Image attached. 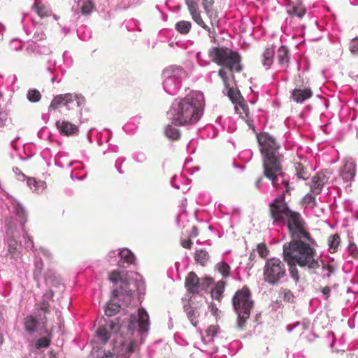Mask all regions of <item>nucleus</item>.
Returning a JSON list of instances; mask_svg holds the SVG:
<instances>
[{
	"label": "nucleus",
	"mask_w": 358,
	"mask_h": 358,
	"mask_svg": "<svg viewBox=\"0 0 358 358\" xmlns=\"http://www.w3.org/2000/svg\"><path fill=\"white\" fill-rule=\"evenodd\" d=\"M257 141L263 157L264 176L272 181L274 187L278 189V178L285 176L282 166L283 156L279 153L280 145L268 133L257 135Z\"/></svg>",
	"instance_id": "1"
},
{
	"label": "nucleus",
	"mask_w": 358,
	"mask_h": 358,
	"mask_svg": "<svg viewBox=\"0 0 358 358\" xmlns=\"http://www.w3.org/2000/svg\"><path fill=\"white\" fill-rule=\"evenodd\" d=\"M204 96L193 92L175 103L171 110L172 121L175 125L185 126L196 123L203 115Z\"/></svg>",
	"instance_id": "2"
},
{
	"label": "nucleus",
	"mask_w": 358,
	"mask_h": 358,
	"mask_svg": "<svg viewBox=\"0 0 358 358\" xmlns=\"http://www.w3.org/2000/svg\"><path fill=\"white\" fill-rule=\"evenodd\" d=\"M306 241L289 242L283 245V257L287 263L296 262L300 267L315 269L319 267L315 259L316 250Z\"/></svg>",
	"instance_id": "3"
},
{
	"label": "nucleus",
	"mask_w": 358,
	"mask_h": 358,
	"mask_svg": "<svg viewBox=\"0 0 358 358\" xmlns=\"http://www.w3.org/2000/svg\"><path fill=\"white\" fill-rule=\"evenodd\" d=\"M208 54L212 62L226 71L228 70L232 78H234V73H240L243 70L241 55L230 48L224 46L211 47Z\"/></svg>",
	"instance_id": "4"
},
{
	"label": "nucleus",
	"mask_w": 358,
	"mask_h": 358,
	"mask_svg": "<svg viewBox=\"0 0 358 358\" xmlns=\"http://www.w3.org/2000/svg\"><path fill=\"white\" fill-rule=\"evenodd\" d=\"M186 5L192 20L203 29L208 32L210 37H215L216 31L215 27L219 26L220 20L217 10L213 8L214 0H202V6L210 20L211 27L207 25L201 16L198 3L195 0H186Z\"/></svg>",
	"instance_id": "5"
},
{
	"label": "nucleus",
	"mask_w": 358,
	"mask_h": 358,
	"mask_svg": "<svg viewBox=\"0 0 358 358\" xmlns=\"http://www.w3.org/2000/svg\"><path fill=\"white\" fill-rule=\"evenodd\" d=\"M232 303L238 315L237 327L239 330H243L254 307V301L252 299L249 288L243 287L241 289L238 290L232 298Z\"/></svg>",
	"instance_id": "6"
},
{
	"label": "nucleus",
	"mask_w": 358,
	"mask_h": 358,
	"mask_svg": "<svg viewBox=\"0 0 358 358\" xmlns=\"http://www.w3.org/2000/svg\"><path fill=\"white\" fill-rule=\"evenodd\" d=\"M53 296V291L50 289L43 295V301L37 305L36 317L33 315H29L24 318V325L25 330L29 334H34L39 329L44 330L48 334L46 328L47 317L46 314L50 312L49 303L46 299H51Z\"/></svg>",
	"instance_id": "7"
},
{
	"label": "nucleus",
	"mask_w": 358,
	"mask_h": 358,
	"mask_svg": "<svg viewBox=\"0 0 358 358\" xmlns=\"http://www.w3.org/2000/svg\"><path fill=\"white\" fill-rule=\"evenodd\" d=\"M281 178V182L285 186V189L282 192L281 195L276 197L269 204V212L273 223L284 224L287 217L293 210L289 208L287 203H286L285 200V194H289L290 192L289 182L285 180L284 177Z\"/></svg>",
	"instance_id": "8"
},
{
	"label": "nucleus",
	"mask_w": 358,
	"mask_h": 358,
	"mask_svg": "<svg viewBox=\"0 0 358 358\" xmlns=\"http://www.w3.org/2000/svg\"><path fill=\"white\" fill-rule=\"evenodd\" d=\"M286 275V267L283 261L272 257L266 260L264 266V280L269 285L278 284Z\"/></svg>",
	"instance_id": "9"
},
{
	"label": "nucleus",
	"mask_w": 358,
	"mask_h": 358,
	"mask_svg": "<svg viewBox=\"0 0 358 358\" xmlns=\"http://www.w3.org/2000/svg\"><path fill=\"white\" fill-rule=\"evenodd\" d=\"M331 172L327 169L322 170L312 178L310 187L313 194H318L321 192L323 186L327 182Z\"/></svg>",
	"instance_id": "10"
},
{
	"label": "nucleus",
	"mask_w": 358,
	"mask_h": 358,
	"mask_svg": "<svg viewBox=\"0 0 358 358\" xmlns=\"http://www.w3.org/2000/svg\"><path fill=\"white\" fill-rule=\"evenodd\" d=\"M218 76L221 78L224 83L225 90L227 91V96L232 102L236 104L238 101H241L243 97L241 95L240 92L230 87L227 71H226L224 69H220L218 71Z\"/></svg>",
	"instance_id": "11"
},
{
	"label": "nucleus",
	"mask_w": 358,
	"mask_h": 358,
	"mask_svg": "<svg viewBox=\"0 0 358 358\" xmlns=\"http://www.w3.org/2000/svg\"><path fill=\"white\" fill-rule=\"evenodd\" d=\"M289 234L292 238L290 242L307 241L310 243H315V240L311 237L306 223L289 231Z\"/></svg>",
	"instance_id": "12"
},
{
	"label": "nucleus",
	"mask_w": 358,
	"mask_h": 358,
	"mask_svg": "<svg viewBox=\"0 0 358 358\" xmlns=\"http://www.w3.org/2000/svg\"><path fill=\"white\" fill-rule=\"evenodd\" d=\"M184 310L191 323L196 327L199 322V317L203 312H206L202 304L187 303L184 305Z\"/></svg>",
	"instance_id": "13"
},
{
	"label": "nucleus",
	"mask_w": 358,
	"mask_h": 358,
	"mask_svg": "<svg viewBox=\"0 0 358 358\" xmlns=\"http://www.w3.org/2000/svg\"><path fill=\"white\" fill-rule=\"evenodd\" d=\"M185 286L189 294H197L200 291V279L197 275L192 271L189 272L185 278Z\"/></svg>",
	"instance_id": "14"
},
{
	"label": "nucleus",
	"mask_w": 358,
	"mask_h": 358,
	"mask_svg": "<svg viewBox=\"0 0 358 358\" xmlns=\"http://www.w3.org/2000/svg\"><path fill=\"white\" fill-rule=\"evenodd\" d=\"M356 173V165L352 160L347 161L341 169L340 175L342 178L348 182L353 179Z\"/></svg>",
	"instance_id": "15"
},
{
	"label": "nucleus",
	"mask_w": 358,
	"mask_h": 358,
	"mask_svg": "<svg viewBox=\"0 0 358 358\" xmlns=\"http://www.w3.org/2000/svg\"><path fill=\"white\" fill-rule=\"evenodd\" d=\"M287 13L291 16H296L302 18L306 13V8L301 1L298 0L296 2H289L288 5Z\"/></svg>",
	"instance_id": "16"
},
{
	"label": "nucleus",
	"mask_w": 358,
	"mask_h": 358,
	"mask_svg": "<svg viewBox=\"0 0 358 358\" xmlns=\"http://www.w3.org/2000/svg\"><path fill=\"white\" fill-rule=\"evenodd\" d=\"M72 102H73V94H65L57 95L52 101V102L49 106V110H55L59 106H62V105L69 106V104Z\"/></svg>",
	"instance_id": "17"
},
{
	"label": "nucleus",
	"mask_w": 358,
	"mask_h": 358,
	"mask_svg": "<svg viewBox=\"0 0 358 358\" xmlns=\"http://www.w3.org/2000/svg\"><path fill=\"white\" fill-rule=\"evenodd\" d=\"M313 96V92L310 87L304 89L295 88L292 90V98L296 103H303Z\"/></svg>",
	"instance_id": "18"
},
{
	"label": "nucleus",
	"mask_w": 358,
	"mask_h": 358,
	"mask_svg": "<svg viewBox=\"0 0 358 358\" xmlns=\"http://www.w3.org/2000/svg\"><path fill=\"white\" fill-rule=\"evenodd\" d=\"M286 221L289 231H291L295 228L300 227L301 224H305V221L302 218L301 215L295 211H292L289 214Z\"/></svg>",
	"instance_id": "19"
},
{
	"label": "nucleus",
	"mask_w": 358,
	"mask_h": 358,
	"mask_svg": "<svg viewBox=\"0 0 358 358\" xmlns=\"http://www.w3.org/2000/svg\"><path fill=\"white\" fill-rule=\"evenodd\" d=\"M56 127L60 133L66 136L76 134L78 131V129L76 125L73 124L67 121L60 122L59 120L56 122Z\"/></svg>",
	"instance_id": "20"
},
{
	"label": "nucleus",
	"mask_w": 358,
	"mask_h": 358,
	"mask_svg": "<svg viewBox=\"0 0 358 358\" xmlns=\"http://www.w3.org/2000/svg\"><path fill=\"white\" fill-rule=\"evenodd\" d=\"M275 53V48L272 46L268 47L264 50L261 56V62L266 69H268L273 64Z\"/></svg>",
	"instance_id": "21"
},
{
	"label": "nucleus",
	"mask_w": 358,
	"mask_h": 358,
	"mask_svg": "<svg viewBox=\"0 0 358 358\" xmlns=\"http://www.w3.org/2000/svg\"><path fill=\"white\" fill-rule=\"evenodd\" d=\"M138 324L141 333H145L148 331L150 325L149 315L144 308L138 310Z\"/></svg>",
	"instance_id": "22"
},
{
	"label": "nucleus",
	"mask_w": 358,
	"mask_h": 358,
	"mask_svg": "<svg viewBox=\"0 0 358 358\" xmlns=\"http://www.w3.org/2000/svg\"><path fill=\"white\" fill-rule=\"evenodd\" d=\"M277 59L278 64L281 66L287 67L289 63L290 55L288 49L281 46L278 50Z\"/></svg>",
	"instance_id": "23"
},
{
	"label": "nucleus",
	"mask_w": 358,
	"mask_h": 358,
	"mask_svg": "<svg viewBox=\"0 0 358 358\" xmlns=\"http://www.w3.org/2000/svg\"><path fill=\"white\" fill-rule=\"evenodd\" d=\"M226 282L223 280H219L211 291L212 298L220 301L224 292Z\"/></svg>",
	"instance_id": "24"
},
{
	"label": "nucleus",
	"mask_w": 358,
	"mask_h": 358,
	"mask_svg": "<svg viewBox=\"0 0 358 358\" xmlns=\"http://www.w3.org/2000/svg\"><path fill=\"white\" fill-rule=\"evenodd\" d=\"M194 259L196 263L205 266L210 260V255L208 252L204 249H198L194 254Z\"/></svg>",
	"instance_id": "25"
},
{
	"label": "nucleus",
	"mask_w": 358,
	"mask_h": 358,
	"mask_svg": "<svg viewBox=\"0 0 358 358\" xmlns=\"http://www.w3.org/2000/svg\"><path fill=\"white\" fill-rule=\"evenodd\" d=\"M294 169L298 178L306 180L309 178L310 173L308 171L301 163H295Z\"/></svg>",
	"instance_id": "26"
},
{
	"label": "nucleus",
	"mask_w": 358,
	"mask_h": 358,
	"mask_svg": "<svg viewBox=\"0 0 358 358\" xmlns=\"http://www.w3.org/2000/svg\"><path fill=\"white\" fill-rule=\"evenodd\" d=\"M341 243V238L338 234L329 236L328 240L329 251L331 253L337 252L338 248Z\"/></svg>",
	"instance_id": "27"
},
{
	"label": "nucleus",
	"mask_w": 358,
	"mask_h": 358,
	"mask_svg": "<svg viewBox=\"0 0 358 358\" xmlns=\"http://www.w3.org/2000/svg\"><path fill=\"white\" fill-rule=\"evenodd\" d=\"M75 12L85 15L90 14V0H78Z\"/></svg>",
	"instance_id": "28"
},
{
	"label": "nucleus",
	"mask_w": 358,
	"mask_h": 358,
	"mask_svg": "<svg viewBox=\"0 0 358 358\" xmlns=\"http://www.w3.org/2000/svg\"><path fill=\"white\" fill-rule=\"evenodd\" d=\"M43 268V263L41 258L36 257L34 262V268L33 271V276L36 282H38Z\"/></svg>",
	"instance_id": "29"
},
{
	"label": "nucleus",
	"mask_w": 358,
	"mask_h": 358,
	"mask_svg": "<svg viewBox=\"0 0 358 358\" xmlns=\"http://www.w3.org/2000/svg\"><path fill=\"white\" fill-rule=\"evenodd\" d=\"M96 336L102 344H106L110 337V333L105 327H100L96 331Z\"/></svg>",
	"instance_id": "30"
},
{
	"label": "nucleus",
	"mask_w": 358,
	"mask_h": 358,
	"mask_svg": "<svg viewBox=\"0 0 358 358\" xmlns=\"http://www.w3.org/2000/svg\"><path fill=\"white\" fill-rule=\"evenodd\" d=\"M119 255L121 259L124 260L128 264H134L136 257L131 250L127 248H124L119 252Z\"/></svg>",
	"instance_id": "31"
},
{
	"label": "nucleus",
	"mask_w": 358,
	"mask_h": 358,
	"mask_svg": "<svg viewBox=\"0 0 358 358\" xmlns=\"http://www.w3.org/2000/svg\"><path fill=\"white\" fill-rule=\"evenodd\" d=\"M55 272L51 269L47 271L45 274V280L48 285H51L52 286L59 285V280L55 275Z\"/></svg>",
	"instance_id": "32"
},
{
	"label": "nucleus",
	"mask_w": 358,
	"mask_h": 358,
	"mask_svg": "<svg viewBox=\"0 0 358 358\" xmlns=\"http://www.w3.org/2000/svg\"><path fill=\"white\" fill-rule=\"evenodd\" d=\"M120 306L118 303L110 301L106 304L105 313L107 316L111 317L116 315L120 311Z\"/></svg>",
	"instance_id": "33"
},
{
	"label": "nucleus",
	"mask_w": 358,
	"mask_h": 358,
	"mask_svg": "<svg viewBox=\"0 0 358 358\" xmlns=\"http://www.w3.org/2000/svg\"><path fill=\"white\" fill-rule=\"evenodd\" d=\"M192 24L189 21H179L176 24V30L181 34H187L190 31Z\"/></svg>",
	"instance_id": "34"
},
{
	"label": "nucleus",
	"mask_w": 358,
	"mask_h": 358,
	"mask_svg": "<svg viewBox=\"0 0 358 358\" xmlns=\"http://www.w3.org/2000/svg\"><path fill=\"white\" fill-rule=\"evenodd\" d=\"M165 135L171 140H178L180 137V131L178 129L172 126H168L165 129Z\"/></svg>",
	"instance_id": "35"
},
{
	"label": "nucleus",
	"mask_w": 358,
	"mask_h": 358,
	"mask_svg": "<svg viewBox=\"0 0 358 358\" xmlns=\"http://www.w3.org/2000/svg\"><path fill=\"white\" fill-rule=\"evenodd\" d=\"M217 271L220 273L223 278H227L230 275V266L225 262H219L216 264Z\"/></svg>",
	"instance_id": "36"
},
{
	"label": "nucleus",
	"mask_w": 358,
	"mask_h": 358,
	"mask_svg": "<svg viewBox=\"0 0 358 358\" xmlns=\"http://www.w3.org/2000/svg\"><path fill=\"white\" fill-rule=\"evenodd\" d=\"M220 331L218 325H210L206 331V337L208 341H213Z\"/></svg>",
	"instance_id": "37"
},
{
	"label": "nucleus",
	"mask_w": 358,
	"mask_h": 358,
	"mask_svg": "<svg viewBox=\"0 0 358 358\" xmlns=\"http://www.w3.org/2000/svg\"><path fill=\"white\" fill-rule=\"evenodd\" d=\"M280 295L285 302L293 303L294 301L295 296L291 290L288 289L281 288Z\"/></svg>",
	"instance_id": "38"
},
{
	"label": "nucleus",
	"mask_w": 358,
	"mask_h": 358,
	"mask_svg": "<svg viewBox=\"0 0 358 358\" xmlns=\"http://www.w3.org/2000/svg\"><path fill=\"white\" fill-rule=\"evenodd\" d=\"M27 97L30 102L36 103L41 99V94L38 90L33 89L28 91Z\"/></svg>",
	"instance_id": "39"
},
{
	"label": "nucleus",
	"mask_w": 358,
	"mask_h": 358,
	"mask_svg": "<svg viewBox=\"0 0 358 358\" xmlns=\"http://www.w3.org/2000/svg\"><path fill=\"white\" fill-rule=\"evenodd\" d=\"M287 264L289 266V273H290L291 277L296 282H297L299 279V271L296 268V265H298V264L296 262H294V264L290 262V264Z\"/></svg>",
	"instance_id": "40"
},
{
	"label": "nucleus",
	"mask_w": 358,
	"mask_h": 358,
	"mask_svg": "<svg viewBox=\"0 0 358 358\" xmlns=\"http://www.w3.org/2000/svg\"><path fill=\"white\" fill-rule=\"evenodd\" d=\"M257 250L259 255L263 259H265L269 253L266 244L263 243L257 245Z\"/></svg>",
	"instance_id": "41"
},
{
	"label": "nucleus",
	"mask_w": 358,
	"mask_h": 358,
	"mask_svg": "<svg viewBox=\"0 0 358 358\" xmlns=\"http://www.w3.org/2000/svg\"><path fill=\"white\" fill-rule=\"evenodd\" d=\"M303 203L309 205L311 208L316 206V199L311 194H306L303 199Z\"/></svg>",
	"instance_id": "42"
},
{
	"label": "nucleus",
	"mask_w": 358,
	"mask_h": 358,
	"mask_svg": "<svg viewBox=\"0 0 358 358\" xmlns=\"http://www.w3.org/2000/svg\"><path fill=\"white\" fill-rule=\"evenodd\" d=\"M8 120V113L3 106L0 104V129L3 128Z\"/></svg>",
	"instance_id": "43"
},
{
	"label": "nucleus",
	"mask_w": 358,
	"mask_h": 358,
	"mask_svg": "<svg viewBox=\"0 0 358 358\" xmlns=\"http://www.w3.org/2000/svg\"><path fill=\"white\" fill-rule=\"evenodd\" d=\"M50 340L48 337H43L39 338L36 343V348L41 349L43 348H48L50 345Z\"/></svg>",
	"instance_id": "44"
},
{
	"label": "nucleus",
	"mask_w": 358,
	"mask_h": 358,
	"mask_svg": "<svg viewBox=\"0 0 358 358\" xmlns=\"http://www.w3.org/2000/svg\"><path fill=\"white\" fill-rule=\"evenodd\" d=\"M236 109L237 111H239L241 114L245 113L247 115L248 112V107L245 103L243 99L236 103Z\"/></svg>",
	"instance_id": "45"
},
{
	"label": "nucleus",
	"mask_w": 358,
	"mask_h": 358,
	"mask_svg": "<svg viewBox=\"0 0 358 358\" xmlns=\"http://www.w3.org/2000/svg\"><path fill=\"white\" fill-rule=\"evenodd\" d=\"M322 269L324 272L323 276L327 278H329L335 271L334 267L329 264H324Z\"/></svg>",
	"instance_id": "46"
},
{
	"label": "nucleus",
	"mask_w": 358,
	"mask_h": 358,
	"mask_svg": "<svg viewBox=\"0 0 358 358\" xmlns=\"http://www.w3.org/2000/svg\"><path fill=\"white\" fill-rule=\"evenodd\" d=\"M348 253L352 257L357 258L358 257V248L357 246L354 243H350L348 248Z\"/></svg>",
	"instance_id": "47"
},
{
	"label": "nucleus",
	"mask_w": 358,
	"mask_h": 358,
	"mask_svg": "<svg viewBox=\"0 0 358 358\" xmlns=\"http://www.w3.org/2000/svg\"><path fill=\"white\" fill-rule=\"evenodd\" d=\"M33 8L36 10L37 14L41 17L48 16L47 10L42 6H39V4L36 2L33 6Z\"/></svg>",
	"instance_id": "48"
},
{
	"label": "nucleus",
	"mask_w": 358,
	"mask_h": 358,
	"mask_svg": "<svg viewBox=\"0 0 358 358\" xmlns=\"http://www.w3.org/2000/svg\"><path fill=\"white\" fill-rule=\"evenodd\" d=\"M213 282V280L212 278L210 277H206L202 279V282H200V285L201 287H200V289L205 290Z\"/></svg>",
	"instance_id": "49"
},
{
	"label": "nucleus",
	"mask_w": 358,
	"mask_h": 358,
	"mask_svg": "<svg viewBox=\"0 0 358 358\" xmlns=\"http://www.w3.org/2000/svg\"><path fill=\"white\" fill-rule=\"evenodd\" d=\"M349 48L352 53L358 52V38H355L350 41Z\"/></svg>",
	"instance_id": "50"
},
{
	"label": "nucleus",
	"mask_w": 358,
	"mask_h": 358,
	"mask_svg": "<svg viewBox=\"0 0 358 358\" xmlns=\"http://www.w3.org/2000/svg\"><path fill=\"white\" fill-rule=\"evenodd\" d=\"M109 328L111 331H117L120 329L119 320L115 319V320L110 321L108 324Z\"/></svg>",
	"instance_id": "51"
},
{
	"label": "nucleus",
	"mask_w": 358,
	"mask_h": 358,
	"mask_svg": "<svg viewBox=\"0 0 358 358\" xmlns=\"http://www.w3.org/2000/svg\"><path fill=\"white\" fill-rule=\"evenodd\" d=\"M121 278V275L118 271H113L110 275V280L113 282H117Z\"/></svg>",
	"instance_id": "52"
},
{
	"label": "nucleus",
	"mask_w": 358,
	"mask_h": 358,
	"mask_svg": "<svg viewBox=\"0 0 358 358\" xmlns=\"http://www.w3.org/2000/svg\"><path fill=\"white\" fill-rule=\"evenodd\" d=\"M180 244L182 246V248H184L191 249L193 243L190 238H188V239H182L180 241Z\"/></svg>",
	"instance_id": "53"
},
{
	"label": "nucleus",
	"mask_w": 358,
	"mask_h": 358,
	"mask_svg": "<svg viewBox=\"0 0 358 358\" xmlns=\"http://www.w3.org/2000/svg\"><path fill=\"white\" fill-rule=\"evenodd\" d=\"M73 98H74L76 101L78 107L82 106L85 103V99L81 95L75 94L74 96H73Z\"/></svg>",
	"instance_id": "54"
},
{
	"label": "nucleus",
	"mask_w": 358,
	"mask_h": 358,
	"mask_svg": "<svg viewBox=\"0 0 358 358\" xmlns=\"http://www.w3.org/2000/svg\"><path fill=\"white\" fill-rule=\"evenodd\" d=\"M27 185L30 187V189H33V187H34L35 188L33 189L34 191H36L37 190V188L36 187V185H37V182L35 180L34 178H29L27 179Z\"/></svg>",
	"instance_id": "55"
},
{
	"label": "nucleus",
	"mask_w": 358,
	"mask_h": 358,
	"mask_svg": "<svg viewBox=\"0 0 358 358\" xmlns=\"http://www.w3.org/2000/svg\"><path fill=\"white\" fill-rule=\"evenodd\" d=\"M209 307L210 308L212 315L217 317L218 315L219 310L216 305L214 303H210Z\"/></svg>",
	"instance_id": "56"
},
{
	"label": "nucleus",
	"mask_w": 358,
	"mask_h": 358,
	"mask_svg": "<svg viewBox=\"0 0 358 358\" xmlns=\"http://www.w3.org/2000/svg\"><path fill=\"white\" fill-rule=\"evenodd\" d=\"M26 236H27V241H25V247L27 249H33L34 248V243L32 239L27 236L26 234Z\"/></svg>",
	"instance_id": "57"
},
{
	"label": "nucleus",
	"mask_w": 358,
	"mask_h": 358,
	"mask_svg": "<svg viewBox=\"0 0 358 358\" xmlns=\"http://www.w3.org/2000/svg\"><path fill=\"white\" fill-rule=\"evenodd\" d=\"M321 292L323 294V295L325 296V298L327 299L329 296L331 289L329 287L326 286L321 289Z\"/></svg>",
	"instance_id": "58"
},
{
	"label": "nucleus",
	"mask_w": 358,
	"mask_h": 358,
	"mask_svg": "<svg viewBox=\"0 0 358 358\" xmlns=\"http://www.w3.org/2000/svg\"><path fill=\"white\" fill-rule=\"evenodd\" d=\"M17 215L19 217L24 219L25 217V211L21 207L17 208Z\"/></svg>",
	"instance_id": "59"
},
{
	"label": "nucleus",
	"mask_w": 358,
	"mask_h": 358,
	"mask_svg": "<svg viewBox=\"0 0 358 358\" xmlns=\"http://www.w3.org/2000/svg\"><path fill=\"white\" fill-rule=\"evenodd\" d=\"M199 236V229L196 226H193L191 231L190 236L196 237Z\"/></svg>",
	"instance_id": "60"
},
{
	"label": "nucleus",
	"mask_w": 358,
	"mask_h": 358,
	"mask_svg": "<svg viewBox=\"0 0 358 358\" xmlns=\"http://www.w3.org/2000/svg\"><path fill=\"white\" fill-rule=\"evenodd\" d=\"M101 358H116V357L114 354H113L110 352H108Z\"/></svg>",
	"instance_id": "61"
},
{
	"label": "nucleus",
	"mask_w": 358,
	"mask_h": 358,
	"mask_svg": "<svg viewBox=\"0 0 358 358\" xmlns=\"http://www.w3.org/2000/svg\"><path fill=\"white\" fill-rule=\"evenodd\" d=\"M41 251L45 256H49V255H50L49 252L47 250L44 249V248H41Z\"/></svg>",
	"instance_id": "62"
},
{
	"label": "nucleus",
	"mask_w": 358,
	"mask_h": 358,
	"mask_svg": "<svg viewBox=\"0 0 358 358\" xmlns=\"http://www.w3.org/2000/svg\"><path fill=\"white\" fill-rule=\"evenodd\" d=\"M348 358H358V355L355 353H350L348 355Z\"/></svg>",
	"instance_id": "63"
},
{
	"label": "nucleus",
	"mask_w": 358,
	"mask_h": 358,
	"mask_svg": "<svg viewBox=\"0 0 358 358\" xmlns=\"http://www.w3.org/2000/svg\"><path fill=\"white\" fill-rule=\"evenodd\" d=\"M262 177H259L256 181V186L258 187L262 181Z\"/></svg>",
	"instance_id": "64"
}]
</instances>
